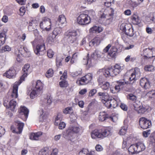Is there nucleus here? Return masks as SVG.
<instances>
[{
	"label": "nucleus",
	"instance_id": "obj_34",
	"mask_svg": "<svg viewBox=\"0 0 155 155\" xmlns=\"http://www.w3.org/2000/svg\"><path fill=\"white\" fill-rule=\"evenodd\" d=\"M144 51L146 53L147 52L152 53L151 56L149 57L150 58L155 56V48H149L145 49Z\"/></svg>",
	"mask_w": 155,
	"mask_h": 155
},
{
	"label": "nucleus",
	"instance_id": "obj_23",
	"mask_svg": "<svg viewBox=\"0 0 155 155\" xmlns=\"http://www.w3.org/2000/svg\"><path fill=\"white\" fill-rule=\"evenodd\" d=\"M131 19L133 24L137 25L139 24L141 22V20L138 15L137 13L136 12L134 13L131 16Z\"/></svg>",
	"mask_w": 155,
	"mask_h": 155
},
{
	"label": "nucleus",
	"instance_id": "obj_41",
	"mask_svg": "<svg viewBox=\"0 0 155 155\" xmlns=\"http://www.w3.org/2000/svg\"><path fill=\"white\" fill-rule=\"evenodd\" d=\"M39 113L40 114V119L41 121H44L45 120L47 116L45 114H44L43 110L42 109H41L39 110Z\"/></svg>",
	"mask_w": 155,
	"mask_h": 155
},
{
	"label": "nucleus",
	"instance_id": "obj_58",
	"mask_svg": "<svg viewBox=\"0 0 155 155\" xmlns=\"http://www.w3.org/2000/svg\"><path fill=\"white\" fill-rule=\"evenodd\" d=\"M11 50V48L9 46L6 45L2 48V52H5L6 51H9Z\"/></svg>",
	"mask_w": 155,
	"mask_h": 155
},
{
	"label": "nucleus",
	"instance_id": "obj_4",
	"mask_svg": "<svg viewBox=\"0 0 155 155\" xmlns=\"http://www.w3.org/2000/svg\"><path fill=\"white\" fill-rule=\"evenodd\" d=\"M77 34L76 31L69 30L66 33L67 41L70 45L76 47L78 44L76 40Z\"/></svg>",
	"mask_w": 155,
	"mask_h": 155
},
{
	"label": "nucleus",
	"instance_id": "obj_21",
	"mask_svg": "<svg viewBox=\"0 0 155 155\" xmlns=\"http://www.w3.org/2000/svg\"><path fill=\"white\" fill-rule=\"evenodd\" d=\"M20 84L19 83V81L16 82L13 87L11 95L12 98H16L18 96V86Z\"/></svg>",
	"mask_w": 155,
	"mask_h": 155
},
{
	"label": "nucleus",
	"instance_id": "obj_24",
	"mask_svg": "<svg viewBox=\"0 0 155 155\" xmlns=\"http://www.w3.org/2000/svg\"><path fill=\"white\" fill-rule=\"evenodd\" d=\"M38 25L37 21L35 20H33L30 22L28 29L30 31H33L36 29V26Z\"/></svg>",
	"mask_w": 155,
	"mask_h": 155
},
{
	"label": "nucleus",
	"instance_id": "obj_44",
	"mask_svg": "<svg viewBox=\"0 0 155 155\" xmlns=\"http://www.w3.org/2000/svg\"><path fill=\"white\" fill-rule=\"evenodd\" d=\"M144 70L146 71H153L154 70V68L152 65H147L144 67Z\"/></svg>",
	"mask_w": 155,
	"mask_h": 155
},
{
	"label": "nucleus",
	"instance_id": "obj_32",
	"mask_svg": "<svg viewBox=\"0 0 155 155\" xmlns=\"http://www.w3.org/2000/svg\"><path fill=\"white\" fill-rule=\"evenodd\" d=\"M16 104V102L15 101H14L13 100H12L9 103V106L8 107V108L12 111H14L15 109Z\"/></svg>",
	"mask_w": 155,
	"mask_h": 155
},
{
	"label": "nucleus",
	"instance_id": "obj_7",
	"mask_svg": "<svg viewBox=\"0 0 155 155\" xmlns=\"http://www.w3.org/2000/svg\"><path fill=\"white\" fill-rule=\"evenodd\" d=\"M87 55L83 58V63L84 64H87L89 67L93 66L94 60H97V55L95 54V51L91 55V58H89Z\"/></svg>",
	"mask_w": 155,
	"mask_h": 155
},
{
	"label": "nucleus",
	"instance_id": "obj_19",
	"mask_svg": "<svg viewBox=\"0 0 155 155\" xmlns=\"http://www.w3.org/2000/svg\"><path fill=\"white\" fill-rule=\"evenodd\" d=\"M63 137L68 140L72 141L74 138V135L72 132L68 129L63 133Z\"/></svg>",
	"mask_w": 155,
	"mask_h": 155
},
{
	"label": "nucleus",
	"instance_id": "obj_33",
	"mask_svg": "<svg viewBox=\"0 0 155 155\" xmlns=\"http://www.w3.org/2000/svg\"><path fill=\"white\" fill-rule=\"evenodd\" d=\"M137 147L136 145H131L128 148V151L131 154L138 153H137Z\"/></svg>",
	"mask_w": 155,
	"mask_h": 155
},
{
	"label": "nucleus",
	"instance_id": "obj_15",
	"mask_svg": "<svg viewBox=\"0 0 155 155\" xmlns=\"http://www.w3.org/2000/svg\"><path fill=\"white\" fill-rule=\"evenodd\" d=\"M66 19L64 15H61L59 16L57 21L56 22L57 26L62 27L65 26L66 24Z\"/></svg>",
	"mask_w": 155,
	"mask_h": 155
},
{
	"label": "nucleus",
	"instance_id": "obj_38",
	"mask_svg": "<svg viewBox=\"0 0 155 155\" xmlns=\"http://www.w3.org/2000/svg\"><path fill=\"white\" fill-rule=\"evenodd\" d=\"M117 49L115 47H113L108 53V55L112 58L115 57L116 55Z\"/></svg>",
	"mask_w": 155,
	"mask_h": 155
},
{
	"label": "nucleus",
	"instance_id": "obj_18",
	"mask_svg": "<svg viewBox=\"0 0 155 155\" xmlns=\"http://www.w3.org/2000/svg\"><path fill=\"white\" fill-rule=\"evenodd\" d=\"M140 85L141 87L145 89L149 88L150 84L148 80L146 78H142L140 81Z\"/></svg>",
	"mask_w": 155,
	"mask_h": 155
},
{
	"label": "nucleus",
	"instance_id": "obj_48",
	"mask_svg": "<svg viewBox=\"0 0 155 155\" xmlns=\"http://www.w3.org/2000/svg\"><path fill=\"white\" fill-rule=\"evenodd\" d=\"M127 98L133 102L137 101V97L136 96L131 94H130L127 95Z\"/></svg>",
	"mask_w": 155,
	"mask_h": 155
},
{
	"label": "nucleus",
	"instance_id": "obj_62",
	"mask_svg": "<svg viewBox=\"0 0 155 155\" xmlns=\"http://www.w3.org/2000/svg\"><path fill=\"white\" fill-rule=\"evenodd\" d=\"M58 125H59L58 128L62 130L64 129L65 127L66 124L64 122H61Z\"/></svg>",
	"mask_w": 155,
	"mask_h": 155
},
{
	"label": "nucleus",
	"instance_id": "obj_49",
	"mask_svg": "<svg viewBox=\"0 0 155 155\" xmlns=\"http://www.w3.org/2000/svg\"><path fill=\"white\" fill-rule=\"evenodd\" d=\"M101 87L104 90H107L110 87V84L108 82H104L103 84H102Z\"/></svg>",
	"mask_w": 155,
	"mask_h": 155
},
{
	"label": "nucleus",
	"instance_id": "obj_54",
	"mask_svg": "<svg viewBox=\"0 0 155 155\" xmlns=\"http://www.w3.org/2000/svg\"><path fill=\"white\" fill-rule=\"evenodd\" d=\"M78 55L77 53H75L73 55L71 59V63H74L75 61H76L78 59Z\"/></svg>",
	"mask_w": 155,
	"mask_h": 155
},
{
	"label": "nucleus",
	"instance_id": "obj_20",
	"mask_svg": "<svg viewBox=\"0 0 155 155\" xmlns=\"http://www.w3.org/2000/svg\"><path fill=\"white\" fill-rule=\"evenodd\" d=\"M15 70L13 68H11L4 74V76L9 78H13L15 77L16 75Z\"/></svg>",
	"mask_w": 155,
	"mask_h": 155
},
{
	"label": "nucleus",
	"instance_id": "obj_12",
	"mask_svg": "<svg viewBox=\"0 0 155 155\" xmlns=\"http://www.w3.org/2000/svg\"><path fill=\"white\" fill-rule=\"evenodd\" d=\"M114 10L112 8H106V19L107 21V23L109 24L112 21L114 14Z\"/></svg>",
	"mask_w": 155,
	"mask_h": 155
},
{
	"label": "nucleus",
	"instance_id": "obj_43",
	"mask_svg": "<svg viewBox=\"0 0 155 155\" xmlns=\"http://www.w3.org/2000/svg\"><path fill=\"white\" fill-rule=\"evenodd\" d=\"M110 108H115L117 106V102L114 99L110 100Z\"/></svg>",
	"mask_w": 155,
	"mask_h": 155
},
{
	"label": "nucleus",
	"instance_id": "obj_63",
	"mask_svg": "<svg viewBox=\"0 0 155 155\" xmlns=\"http://www.w3.org/2000/svg\"><path fill=\"white\" fill-rule=\"evenodd\" d=\"M5 85L4 82L0 81V92L3 91L5 90Z\"/></svg>",
	"mask_w": 155,
	"mask_h": 155
},
{
	"label": "nucleus",
	"instance_id": "obj_25",
	"mask_svg": "<svg viewBox=\"0 0 155 155\" xmlns=\"http://www.w3.org/2000/svg\"><path fill=\"white\" fill-rule=\"evenodd\" d=\"M42 133L38 132L35 133H31L29 136L30 139L33 140H38L39 137L42 135Z\"/></svg>",
	"mask_w": 155,
	"mask_h": 155
},
{
	"label": "nucleus",
	"instance_id": "obj_45",
	"mask_svg": "<svg viewBox=\"0 0 155 155\" xmlns=\"http://www.w3.org/2000/svg\"><path fill=\"white\" fill-rule=\"evenodd\" d=\"M147 110V109L145 107L141 106V107H140L138 110L137 111H138V114H144Z\"/></svg>",
	"mask_w": 155,
	"mask_h": 155
},
{
	"label": "nucleus",
	"instance_id": "obj_50",
	"mask_svg": "<svg viewBox=\"0 0 155 155\" xmlns=\"http://www.w3.org/2000/svg\"><path fill=\"white\" fill-rule=\"evenodd\" d=\"M95 54L97 55V59L100 58H103L104 56V54L103 53L96 50L95 51Z\"/></svg>",
	"mask_w": 155,
	"mask_h": 155
},
{
	"label": "nucleus",
	"instance_id": "obj_22",
	"mask_svg": "<svg viewBox=\"0 0 155 155\" xmlns=\"http://www.w3.org/2000/svg\"><path fill=\"white\" fill-rule=\"evenodd\" d=\"M16 124L17 127L15 129L12 130V132L18 134H20L22 132L24 124L19 121H17Z\"/></svg>",
	"mask_w": 155,
	"mask_h": 155
},
{
	"label": "nucleus",
	"instance_id": "obj_57",
	"mask_svg": "<svg viewBox=\"0 0 155 155\" xmlns=\"http://www.w3.org/2000/svg\"><path fill=\"white\" fill-rule=\"evenodd\" d=\"M87 111H84L81 113V117L82 120H85L87 117Z\"/></svg>",
	"mask_w": 155,
	"mask_h": 155
},
{
	"label": "nucleus",
	"instance_id": "obj_29",
	"mask_svg": "<svg viewBox=\"0 0 155 155\" xmlns=\"http://www.w3.org/2000/svg\"><path fill=\"white\" fill-rule=\"evenodd\" d=\"M103 31L101 27L96 26H94L90 28L89 30L90 32L99 33Z\"/></svg>",
	"mask_w": 155,
	"mask_h": 155
},
{
	"label": "nucleus",
	"instance_id": "obj_52",
	"mask_svg": "<svg viewBox=\"0 0 155 155\" xmlns=\"http://www.w3.org/2000/svg\"><path fill=\"white\" fill-rule=\"evenodd\" d=\"M53 74V70L51 69H49L45 74L46 77L49 78L52 76Z\"/></svg>",
	"mask_w": 155,
	"mask_h": 155
},
{
	"label": "nucleus",
	"instance_id": "obj_36",
	"mask_svg": "<svg viewBox=\"0 0 155 155\" xmlns=\"http://www.w3.org/2000/svg\"><path fill=\"white\" fill-rule=\"evenodd\" d=\"M141 103L138 100L134 102L133 104V108L136 111L138 110L141 107Z\"/></svg>",
	"mask_w": 155,
	"mask_h": 155
},
{
	"label": "nucleus",
	"instance_id": "obj_13",
	"mask_svg": "<svg viewBox=\"0 0 155 155\" xmlns=\"http://www.w3.org/2000/svg\"><path fill=\"white\" fill-rule=\"evenodd\" d=\"M19 117L26 119L28 116V110L25 107H21L18 110Z\"/></svg>",
	"mask_w": 155,
	"mask_h": 155
},
{
	"label": "nucleus",
	"instance_id": "obj_35",
	"mask_svg": "<svg viewBox=\"0 0 155 155\" xmlns=\"http://www.w3.org/2000/svg\"><path fill=\"white\" fill-rule=\"evenodd\" d=\"M106 8H103L99 12L98 14L101 19L106 18Z\"/></svg>",
	"mask_w": 155,
	"mask_h": 155
},
{
	"label": "nucleus",
	"instance_id": "obj_28",
	"mask_svg": "<svg viewBox=\"0 0 155 155\" xmlns=\"http://www.w3.org/2000/svg\"><path fill=\"white\" fill-rule=\"evenodd\" d=\"M101 42V40L98 37L94 38L89 42L90 46H97L99 45Z\"/></svg>",
	"mask_w": 155,
	"mask_h": 155
},
{
	"label": "nucleus",
	"instance_id": "obj_46",
	"mask_svg": "<svg viewBox=\"0 0 155 155\" xmlns=\"http://www.w3.org/2000/svg\"><path fill=\"white\" fill-rule=\"evenodd\" d=\"M127 128V125L122 127L120 129L119 132L120 134L122 135H124L126 132Z\"/></svg>",
	"mask_w": 155,
	"mask_h": 155
},
{
	"label": "nucleus",
	"instance_id": "obj_53",
	"mask_svg": "<svg viewBox=\"0 0 155 155\" xmlns=\"http://www.w3.org/2000/svg\"><path fill=\"white\" fill-rule=\"evenodd\" d=\"M104 78L102 76V75L99 74V76L97 78V81L99 83L100 85H102V84H103L104 81Z\"/></svg>",
	"mask_w": 155,
	"mask_h": 155
},
{
	"label": "nucleus",
	"instance_id": "obj_37",
	"mask_svg": "<svg viewBox=\"0 0 155 155\" xmlns=\"http://www.w3.org/2000/svg\"><path fill=\"white\" fill-rule=\"evenodd\" d=\"M61 27L58 26V27H57L55 28L53 31L52 34L56 37L57 35H60L62 31Z\"/></svg>",
	"mask_w": 155,
	"mask_h": 155
},
{
	"label": "nucleus",
	"instance_id": "obj_6",
	"mask_svg": "<svg viewBox=\"0 0 155 155\" xmlns=\"http://www.w3.org/2000/svg\"><path fill=\"white\" fill-rule=\"evenodd\" d=\"M51 23L50 20L48 18H44L40 22V26L43 31H49L51 30Z\"/></svg>",
	"mask_w": 155,
	"mask_h": 155
},
{
	"label": "nucleus",
	"instance_id": "obj_55",
	"mask_svg": "<svg viewBox=\"0 0 155 155\" xmlns=\"http://www.w3.org/2000/svg\"><path fill=\"white\" fill-rule=\"evenodd\" d=\"M47 54L48 57L49 58H51L54 54V52L52 50L49 49L47 51Z\"/></svg>",
	"mask_w": 155,
	"mask_h": 155
},
{
	"label": "nucleus",
	"instance_id": "obj_30",
	"mask_svg": "<svg viewBox=\"0 0 155 155\" xmlns=\"http://www.w3.org/2000/svg\"><path fill=\"white\" fill-rule=\"evenodd\" d=\"M108 118V114L106 112L103 111L100 113L98 117L100 121H103Z\"/></svg>",
	"mask_w": 155,
	"mask_h": 155
},
{
	"label": "nucleus",
	"instance_id": "obj_5",
	"mask_svg": "<svg viewBox=\"0 0 155 155\" xmlns=\"http://www.w3.org/2000/svg\"><path fill=\"white\" fill-rule=\"evenodd\" d=\"M91 19L88 15L82 14H80L77 18L78 23L81 25H85L90 23Z\"/></svg>",
	"mask_w": 155,
	"mask_h": 155
},
{
	"label": "nucleus",
	"instance_id": "obj_16",
	"mask_svg": "<svg viewBox=\"0 0 155 155\" xmlns=\"http://www.w3.org/2000/svg\"><path fill=\"white\" fill-rule=\"evenodd\" d=\"M35 53L37 55H42L45 52V45H38L36 47V49L35 50Z\"/></svg>",
	"mask_w": 155,
	"mask_h": 155
},
{
	"label": "nucleus",
	"instance_id": "obj_51",
	"mask_svg": "<svg viewBox=\"0 0 155 155\" xmlns=\"http://www.w3.org/2000/svg\"><path fill=\"white\" fill-rule=\"evenodd\" d=\"M15 54L17 56L19 55L20 54H22L24 53V52L23 49H20V46L17 49H15Z\"/></svg>",
	"mask_w": 155,
	"mask_h": 155
},
{
	"label": "nucleus",
	"instance_id": "obj_59",
	"mask_svg": "<svg viewBox=\"0 0 155 155\" xmlns=\"http://www.w3.org/2000/svg\"><path fill=\"white\" fill-rule=\"evenodd\" d=\"M47 149L44 148L40 151L39 153V155H46L48 153L47 150Z\"/></svg>",
	"mask_w": 155,
	"mask_h": 155
},
{
	"label": "nucleus",
	"instance_id": "obj_17",
	"mask_svg": "<svg viewBox=\"0 0 155 155\" xmlns=\"http://www.w3.org/2000/svg\"><path fill=\"white\" fill-rule=\"evenodd\" d=\"M111 71L112 72L111 74L112 76H114L118 74L123 69V67L121 66L120 65L116 64L114 67H110Z\"/></svg>",
	"mask_w": 155,
	"mask_h": 155
},
{
	"label": "nucleus",
	"instance_id": "obj_61",
	"mask_svg": "<svg viewBox=\"0 0 155 155\" xmlns=\"http://www.w3.org/2000/svg\"><path fill=\"white\" fill-rule=\"evenodd\" d=\"M62 59L61 58L57 57L56 59V65L57 66H59L61 65Z\"/></svg>",
	"mask_w": 155,
	"mask_h": 155
},
{
	"label": "nucleus",
	"instance_id": "obj_39",
	"mask_svg": "<svg viewBox=\"0 0 155 155\" xmlns=\"http://www.w3.org/2000/svg\"><path fill=\"white\" fill-rule=\"evenodd\" d=\"M56 36L53 34L49 35L47 39V41L50 44L54 43L55 40Z\"/></svg>",
	"mask_w": 155,
	"mask_h": 155
},
{
	"label": "nucleus",
	"instance_id": "obj_10",
	"mask_svg": "<svg viewBox=\"0 0 155 155\" xmlns=\"http://www.w3.org/2000/svg\"><path fill=\"white\" fill-rule=\"evenodd\" d=\"M92 75L91 73H88L84 77H82L77 81V83L80 85H85L89 83L91 80Z\"/></svg>",
	"mask_w": 155,
	"mask_h": 155
},
{
	"label": "nucleus",
	"instance_id": "obj_47",
	"mask_svg": "<svg viewBox=\"0 0 155 155\" xmlns=\"http://www.w3.org/2000/svg\"><path fill=\"white\" fill-rule=\"evenodd\" d=\"M146 95L150 98H155V91L152 90L147 93Z\"/></svg>",
	"mask_w": 155,
	"mask_h": 155
},
{
	"label": "nucleus",
	"instance_id": "obj_2",
	"mask_svg": "<svg viewBox=\"0 0 155 155\" xmlns=\"http://www.w3.org/2000/svg\"><path fill=\"white\" fill-rule=\"evenodd\" d=\"M110 133V130L107 129H96L92 132L91 137L93 139L97 138L103 139L107 137Z\"/></svg>",
	"mask_w": 155,
	"mask_h": 155
},
{
	"label": "nucleus",
	"instance_id": "obj_60",
	"mask_svg": "<svg viewBox=\"0 0 155 155\" xmlns=\"http://www.w3.org/2000/svg\"><path fill=\"white\" fill-rule=\"evenodd\" d=\"M110 100L109 98L108 100L105 101H102V102L105 104V106L107 107V108H110Z\"/></svg>",
	"mask_w": 155,
	"mask_h": 155
},
{
	"label": "nucleus",
	"instance_id": "obj_9",
	"mask_svg": "<svg viewBox=\"0 0 155 155\" xmlns=\"http://www.w3.org/2000/svg\"><path fill=\"white\" fill-rule=\"evenodd\" d=\"M139 122L140 126L143 129H145L149 128L151 126L150 120L144 117L140 118Z\"/></svg>",
	"mask_w": 155,
	"mask_h": 155
},
{
	"label": "nucleus",
	"instance_id": "obj_42",
	"mask_svg": "<svg viewBox=\"0 0 155 155\" xmlns=\"http://www.w3.org/2000/svg\"><path fill=\"white\" fill-rule=\"evenodd\" d=\"M73 133H77L79 132L80 130V128L77 127V126H74V127H70L68 128Z\"/></svg>",
	"mask_w": 155,
	"mask_h": 155
},
{
	"label": "nucleus",
	"instance_id": "obj_64",
	"mask_svg": "<svg viewBox=\"0 0 155 155\" xmlns=\"http://www.w3.org/2000/svg\"><path fill=\"white\" fill-rule=\"evenodd\" d=\"M143 51L144 53L145 54V55L144 56V59H148L150 58L149 57L150 56H151L152 53H150L149 52H147L146 53L144 51V49L143 50Z\"/></svg>",
	"mask_w": 155,
	"mask_h": 155
},
{
	"label": "nucleus",
	"instance_id": "obj_40",
	"mask_svg": "<svg viewBox=\"0 0 155 155\" xmlns=\"http://www.w3.org/2000/svg\"><path fill=\"white\" fill-rule=\"evenodd\" d=\"M6 40V35L4 33L2 32L0 34V46L4 44Z\"/></svg>",
	"mask_w": 155,
	"mask_h": 155
},
{
	"label": "nucleus",
	"instance_id": "obj_26",
	"mask_svg": "<svg viewBox=\"0 0 155 155\" xmlns=\"http://www.w3.org/2000/svg\"><path fill=\"white\" fill-rule=\"evenodd\" d=\"M137 147V153L143 151L145 149V146L144 143L141 142H139L137 143L136 145Z\"/></svg>",
	"mask_w": 155,
	"mask_h": 155
},
{
	"label": "nucleus",
	"instance_id": "obj_14",
	"mask_svg": "<svg viewBox=\"0 0 155 155\" xmlns=\"http://www.w3.org/2000/svg\"><path fill=\"white\" fill-rule=\"evenodd\" d=\"M98 74L103 75L106 77L112 76V74L110 68L106 69H100L97 72Z\"/></svg>",
	"mask_w": 155,
	"mask_h": 155
},
{
	"label": "nucleus",
	"instance_id": "obj_8",
	"mask_svg": "<svg viewBox=\"0 0 155 155\" xmlns=\"http://www.w3.org/2000/svg\"><path fill=\"white\" fill-rule=\"evenodd\" d=\"M120 28L127 36L131 37L133 36L134 35V30L131 25H130V26H129L127 24H122L120 27Z\"/></svg>",
	"mask_w": 155,
	"mask_h": 155
},
{
	"label": "nucleus",
	"instance_id": "obj_1",
	"mask_svg": "<svg viewBox=\"0 0 155 155\" xmlns=\"http://www.w3.org/2000/svg\"><path fill=\"white\" fill-rule=\"evenodd\" d=\"M141 75L140 69L137 68H135L134 71L131 74L130 77L129 78V82L127 83L124 81V80H119L117 81V84L114 87L117 92H119L123 87L124 85L126 84H132L137 80L138 79Z\"/></svg>",
	"mask_w": 155,
	"mask_h": 155
},
{
	"label": "nucleus",
	"instance_id": "obj_56",
	"mask_svg": "<svg viewBox=\"0 0 155 155\" xmlns=\"http://www.w3.org/2000/svg\"><path fill=\"white\" fill-rule=\"evenodd\" d=\"M60 86L61 87H65L68 86V83L64 80L60 82L59 83Z\"/></svg>",
	"mask_w": 155,
	"mask_h": 155
},
{
	"label": "nucleus",
	"instance_id": "obj_11",
	"mask_svg": "<svg viewBox=\"0 0 155 155\" xmlns=\"http://www.w3.org/2000/svg\"><path fill=\"white\" fill-rule=\"evenodd\" d=\"M30 66L29 64H27L23 68L22 70L24 73L19 80V84H21L24 80L25 78L27 77V75L31 72V70L30 69Z\"/></svg>",
	"mask_w": 155,
	"mask_h": 155
},
{
	"label": "nucleus",
	"instance_id": "obj_27",
	"mask_svg": "<svg viewBox=\"0 0 155 155\" xmlns=\"http://www.w3.org/2000/svg\"><path fill=\"white\" fill-rule=\"evenodd\" d=\"M95 153L94 151H91L89 152L88 149H84L81 150L79 153V155H95Z\"/></svg>",
	"mask_w": 155,
	"mask_h": 155
},
{
	"label": "nucleus",
	"instance_id": "obj_3",
	"mask_svg": "<svg viewBox=\"0 0 155 155\" xmlns=\"http://www.w3.org/2000/svg\"><path fill=\"white\" fill-rule=\"evenodd\" d=\"M43 88V84L39 80H38L36 82L35 86L31 92L30 94V97L34 99L38 95H41L42 93Z\"/></svg>",
	"mask_w": 155,
	"mask_h": 155
},
{
	"label": "nucleus",
	"instance_id": "obj_31",
	"mask_svg": "<svg viewBox=\"0 0 155 155\" xmlns=\"http://www.w3.org/2000/svg\"><path fill=\"white\" fill-rule=\"evenodd\" d=\"M98 95L99 96L102 97V101L104 102L105 101L108 100L109 98L108 94L106 92H99L98 93Z\"/></svg>",
	"mask_w": 155,
	"mask_h": 155
}]
</instances>
